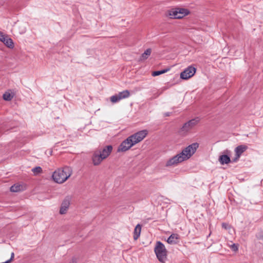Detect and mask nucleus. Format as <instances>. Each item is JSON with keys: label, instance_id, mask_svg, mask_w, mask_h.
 I'll return each instance as SVG.
<instances>
[{"label": "nucleus", "instance_id": "obj_17", "mask_svg": "<svg viewBox=\"0 0 263 263\" xmlns=\"http://www.w3.org/2000/svg\"><path fill=\"white\" fill-rule=\"evenodd\" d=\"M13 96L14 95L12 94V93H11L9 91H8L3 94V98L5 101H10L13 99Z\"/></svg>", "mask_w": 263, "mask_h": 263}, {"label": "nucleus", "instance_id": "obj_9", "mask_svg": "<svg viewBox=\"0 0 263 263\" xmlns=\"http://www.w3.org/2000/svg\"><path fill=\"white\" fill-rule=\"evenodd\" d=\"M196 69L192 66H189L180 73V78L183 80H187L192 77L195 73Z\"/></svg>", "mask_w": 263, "mask_h": 263}, {"label": "nucleus", "instance_id": "obj_3", "mask_svg": "<svg viewBox=\"0 0 263 263\" xmlns=\"http://www.w3.org/2000/svg\"><path fill=\"white\" fill-rule=\"evenodd\" d=\"M72 173V168L66 166L56 170L53 173L52 177L55 182L62 184L69 178Z\"/></svg>", "mask_w": 263, "mask_h": 263}, {"label": "nucleus", "instance_id": "obj_14", "mask_svg": "<svg viewBox=\"0 0 263 263\" xmlns=\"http://www.w3.org/2000/svg\"><path fill=\"white\" fill-rule=\"evenodd\" d=\"M179 236L177 234H172L167 239V242L170 244H176L178 242Z\"/></svg>", "mask_w": 263, "mask_h": 263}, {"label": "nucleus", "instance_id": "obj_21", "mask_svg": "<svg viewBox=\"0 0 263 263\" xmlns=\"http://www.w3.org/2000/svg\"><path fill=\"white\" fill-rule=\"evenodd\" d=\"M6 35L7 34H4L3 32L0 31V41L2 42Z\"/></svg>", "mask_w": 263, "mask_h": 263}, {"label": "nucleus", "instance_id": "obj_4", "mask_svg": "<svg viewBox=\"0 0 263 263\" xmlns=\"http://www.w3.org/2000/svg\"><path fill=\"white\" fill-rule=\"evenodd\" d=\"M112 150L111 145H107L103 149L97 150L94 152L92 156V161L94 165H100L103 160L107 158Z\"/></svg>", "mask_w": 263, "mask_h": 263}, {"label": "nucleus", "instance_id": "obj_6", "mask_svg": "<svg viewBox=\"0 0 263 263\" xmlns=\"http://www.w3.org/2000/svg\"><path fill=\"white\" fill-rule=\"evenodd\" d=\"M190 13L188 9L183 8H174L167 11V15L171 18L180 19Z\"/></svg>", "mask_w": 263, "mask_h": 263}, {"label": "nucleus", "instance_id": "obj_13", "mask_svg": "<svg viewBox=\"0 0 263 263\" xmlns=\"http://www.w3.org/2000/svg\"><path fill=\"white\" fill-rule=\"evenodd\" d=\"M2 42H3L5 46L9 48L13 49L14 47L13 40L10 38L8 35L6 36L4 40H3Z\"/></svg>", "mask_w": 263, "mask_h": 263}, {"label": "nucleus", "instance_id": "obj_10", "mask_svg": "<svg viewBox=\"0 0 263 263\" xmlns=\"http://www.w3.org/2000/svg\"><path fill=\"white\" fill-rule=\"evenodd\" d=\"M200 121V119L199 117H196L195 118L190 120L189 122L186 123L183 126V129L182 131L185 130L186 131L187 130V128L189 127H193L196 124H197Z\"/></svg>", "mask_w": 263, "mask_h": 263}, {"label": "nucleus", "instance_id": "obj_23", "mask_svg": "<svg viewBox=\"0 0 263 263\" xmlns=\"http://www.w3.org/2000/svg\"><path fill=\"white\" fill-rule=\"evenodd\" d=\"M222 228H223L226 229H228L230 227V226L228 224L225 223H222Z\"/></svg>", "mask_w": 263, "mask_h": 263}, {"label": "nucleus", "instance_id": "obj_7", "mask_svg": "<svg viewBox=\"0 0 263 263\" xmlns=\"http://www.w3.org/2000/svg\"><path fill=\"white\" fill-rule=\"evenodd\" d=\"M71 204L70 199L66 197L62 202L59 209V214L61 215H66L69 209Z\"/></svg>", "mask_w": 263, "mask_h": 263}, {"label": "nucleus", "instance_id": "obj_16", "mask_svg": "<svg viewBox=\"0 0 263 263\" xmlns=\"http://www.w3.org/2000/svg\"><path fill=\"white\" fill-rule=\"evenodd\" d=\"M141 231V226L138 224L136 226L134 230V238L137 240L140 236Z\"/></svg>", "mask_w": 263, "mask_h": 263}, {"label": "nucleus", "instance_id": "obj_1", "mask_svg": "<svg viewBox=\"0 0 263 263\" xmlns=\"http://www.w3.org/2000/svg\"><path fill=\"white\" fill-rule=\"evenodd\" d=\"M199 147V143L195 142L189 145L182 149L181 153L176 154L168 159L165 163L166 167H174L179 163L189 159Z\"/></svg>", "mask_w": 263, "mask_h": 263}, {"label": "nucleus", "instance_id": "obj_19", "mask_svg": "<svg viewBox=\"0 0 263 263\" xmlns=\"http://www.w3.org/2000/svg\"><path fill=\"white\" fill-rule=\"evenodd\" d=\"M168 70H169L168 69H164V70H160V71H155L153 72L152 76L153 77L158 76H159V75H160L161 74H163V73H164L166 72Z\"/></svg>", "mask_w": 263, "mask_h": 263}, {"label": "nucleus", "instance_id": "obj_22", "mask_svg": "<svg viewBox=\"0 0 263 263\" xmlns=\"http://www.w3.org/2000/svg\"><path fill=\"white\" fill-rule=\"evenodd\" d=\"M231 248L234 251H237L238 250V247L235 244H233L231 246Z\"/></svg>", "mask_w": 263, "mask_h": 263}, {"label": "nucleus", "instance_id": "obj_11", "mask_svg": "<svg viewBox=\"0 0 263 263\" xmlns=\"http://www.w3.org/2000/svg\"><path fill=\"white\" fill-rule=\"evenodd\" d=\"M247 147L245 145H240L237 146L235 149V152L236 154V158L233 160L234 161H236L240 157V155L247 149Z\"/></svg>", "mask_w": 263, "mask_h": 263}, {"label": "nucleus", "instance_id": "obj_20", "mask_svg": "<svg viewBox=\"0 0 263 263\" xmlns=\"http://www.w3.org/2000/svg\"><path fill=\"white\" fill-rule=\"evenodd\" d=\"M32 171L35 175H37L42 172V169L41 167L37 166L33 168Z\"/></svg>", "mask_w": 263, "mask_h": 263}, {"label": "nucleus", "instance_id": "obj_18", "mask_svg": "<svg viewBox=\"0 0 263 263\" xmlns=\"http://www.w3.org/2000/svg\"><path fill=\"white\" fill-rule=\"evenodd\" d=\"M152 50L150 48L146 49L143 53L142 54L140 60H145L148 58V57L151 55Z\"/></svg>", "mask_w": 263, "mask_h": 263}, {"label": "nucleus", "instance_id": "obj_2", "mask_svg": "<svg viewBox=\"0 0 263 263\" xmlns=\"http://www.w3.org/2000/svg\"><path fill=\"white\" fill-rule=\"evenodd\" d=\"M147 134L148 131L144 129L130 135L120 144L118 148V152H125L128 151L135 145L142 141Z\"/></svg>", "mask_w": 263, "mask_h": 263}, {"label": "nucleus", "instance_id": "obj_15", "mask_svg": "<svg viewBox=\"0 0 263 263\" xmlns=\"http://www.w3.org/2000/svg\"><path fill=\"white\" fill-rule=\"evenodd\" d=\"M219 161L221 164H228L231 160L229 157L226 155H222L219 158Z\"/></svg>", "mask_w": 263, "mask_h": 263}, {"label": "nucleus", "instance_id": "obj_12", "mask_svg": "<svg viewBox=\"0 0 263 263\" xmlns=\"http://www.w3.org/2000/svg\"><path fill=\"white\" fill-rule=\"evenodd\" d=\"M26 186L23 184H15L10 188V191L12 192H18L26 190Z\"/></svg>", "mask_w": 263, "mask_h": 263}, {"label": "nucleus", "instance_id": "obj_25", "mask_svg": "<svg viewBox=\"0 0 263 263\" xmlns=\"http://www.w3.org/2000/svg\"><path fill=\"white\" fill-rule=\"evenodd\" d=\"M14 254L13 252H12L11 254V258L9 260H10V262L12 261V260L14 258Z\"/></svg>", "mask_w": 263, "mask_h": 263}, {"label": "nucleus", "instance_id": "obj_5", "mask_svg": "<svg viewBox=\"0 0 263 263\" xmlns=\"http://www.w3.org/2000/svg\"><path fill=\"white\" fill-rule=\"evenodd\" d=\"M154 252L158 260L162 262L165 263L167 260V251L165 246L160 241H157L156 243Z\"/></svg>", "mask_w": 263, "mask_h": 263}, {"label": "nucleus", "instance_id": "obj_24", "mask_svg": "<svg viewBox=\"0 0 263 263\" xmlns=\"http://www.w3.org/2000/svg\"><path fill=\"white\" fill-rule=\"evenodd\" d=\"M69 263H77L76 258H72Z\"/></svg>", "mask_w": 263, "mask_h": 263}, {"label": "nucleus", "instance_id": "obj_8", "mask_svg": "<svg viewBox=\"0 0 263 263\" xmlns=\"http://www.w3.org/2000/svg\"><path fill=\"white\" fill-rule=\"evenodd\" d=\"M130 93L128 90H125L122 92H120L118 94L112 96L110 98V100L112 103H116L120 101L121 100L128 98Z\"/></svg>", "mask_w": 263, "mask_h": 263}]
</instances>
